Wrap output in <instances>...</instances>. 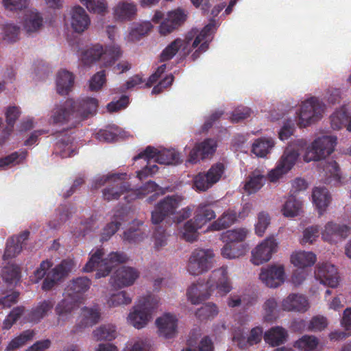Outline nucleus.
<instances>
[{"label": "nucleus", "instance_id": "nucleus-1", "mask_svg": "<svg viewBox=\"0 0 351 351\" xmlns=\"http://www.w3.org/2000/svg\"><path fill=\"white\" fill-rule=\"evenodd\" d=\"M52 265L53 263L50 261H43L34 273L36 282L46 276L42 285V289L44 291L51 290L59 281L65 278L73 268V262L71 260H63L60 264L47 272Z\"/></svg>", "mask_w": 351, "mask_h": 351}, {"label": "nucleus", "instance_id": "nucleus-2", "mask_svg": "<svg viewBox=\"0 0 351 351\" xmlns=\"http://www.w3.org/2000/svg\"><path fill=\"white\" fill-rule=\"evenodd\" d=\"M104 254L102 248L97 249L91 254L83 270L90 272L96 269L95 278H100L108 276L112 269L116 265L128 261V257L123 252H112L105 258H103Z\"/></svg>", "mask_w": 351, "mask_h": 351}, {"label": "nucleus", "instance_id": "nucleus-3", "mask_svg": "<svg viewBox=\"0 0 351 351\" xmlns=\"http://www.w3.org/2000/svg\"><path fill=\"white\" fill-rule=\"evenodd\" d=\"M306 143L303 139H298L289 144L284 151L276 167L268 173V180L271 182H277L283 175L288 173L295 165L300 155V149H303Z\"/></svg>", "mask_w": 351, "mask_h": 351}, {"label": "nucleus", "instance_id": "nucleus-4", "mask_svg": "<svg viewBox=\"0 0 351 351\" xmlns=\"http://www.w3.org/2000/svg\"><path fill=\"white\" fill-rule=\"evenodd\" d=\"M122 55L120 47L111 45L104 50L101 45L97 44L85 50L82 54V61L86 65L99 60L102 58L105 67L112 66Z\"/></svg>", "mask_w": 351, "mask_h": 351}, {"label": "nucleus", "instance_id": "nucleus-5", "mask_svg": "<svg viewBox=\"0 0 351 351\" xmlns=\"http://www.w3.org/2000/svg\"><path fill=\"white\" fill-rule=\"evenodd\" d=\"M157 304V299L152 295L141 298L128 316L130 324L137 329L145 327Z\"/></svg>", "mask_w": 351, "mask_h": 351}, {"label": "nucleus", "instance_id": "nucleus-6", "mask_svg": "<svg viewBox=\"0 0 351 351\" xmlns=\"http://www.w3.org/2000/svg\"><path fill=\"white\" fill-rule=\"evenodd\" d=\"M337 145V138L323 136L316 138L308 148L304 160L306 162L320 160L332 153Z\"/></svg>", "mask_w": 351, "mask_h": 351}, {"label": "nucleus", "instance_id": "nucleus-7", "mask_svg": "<svg viewBox=\"0 0 351 351\" xmlns=\"http://www.w3.org/2000/svg\"><path fill=\"white\" fill-rule=\"evenodd\" d=\"M324 110V105L315 97L304 101L298 113V124L306 127L321 119Z\"/></svg>", "mask_w": 351, "mask_h": 351}, {"label": "nucleus", "instance_id": "nucleus-8", "mask_svg": "<svg viewBox=\"0 0 351 351\" xmlns=\"http://www.w3.org/2000/svg\"><path fill=\"white\" fill-rule=\"evenodd\" d=\"M214 253L210 250L196 249L189 258L187 269L191 275L197 276L213 267Z\"/></svg>", "mask_w": 351, "mask_h": 351}, {"label": "nucleus", "instance_id": "nucleus-9", "mask_svg": "<svg viewBox=\"0 0 351 351\" xmlns=\"http://www.w3.org/2000/svg\"><path fill=\"white\" fill-rule=\"evenodd\" d=\"M195 34V32L190 31L184 39L176 38L169 44L160 54V61L165 62L172 59L179 50H181L184 56L189 55L193 49L191 43Z\"/></svg>", "mask_w": 351, "mask_h": 351}, {"label": "nucleus", "instance_id": "nucleus-10", "mask_svg": "<svg viewBox=\"0 0 351 351\" xmlns=\"http://www.w3.org/2000/svg\"><path fill=\"white\" fill-rule=\"evenodd\" d=\"M179 199L175 195H168L155 206L152 212V221L154 224L160 223L165 218L176 215L179 206Z\"/></svg>", "mask_w": 351, "mask_h": 351}, {"label": "nucleus", "instance_id": "nucleus-11", "mask_svg": "<svg viewBox=\"0 0 351 351\" xmlns=\"http://www.w3.org/2000/svg\"><path fill=\"white\" fill-rule=\"evenodd\" d=\"M278 243L274 236L266 238L252 252V262L259 265L269 261L273 253L276 252Z\"/></svg>", "mask_w": 351, "mask_h": 351}, {"label": "nucleus", "instance_id": "nucleus-12", "mask_svg": "<svg viewBox=\"0 0 351 351\" xmlns=\"http://www.w3.org/2000/svg\"><path fill=\"white\" fill-rule=\"evenodd\" d=\"M207 287L210 291L216 289L223 295L229 293L232 290V286L228 276L227 267H221L215 269L207 282Z\"/></svg>", "mask_w": 351, "mask_h": 351}, {"label": "nucleus", "instance_id": "nucleus-13", "mask_svg": "<svg viewBox=\"0 0 351 351\" xmlns=\"http://www.w3.org/2000/svg\"><path fill=\"white\" fill-rule=\"evenodd\" d=\"M139 272L135 268L122 266L118 268L110 278V283L114 288L132 285L138 278Z\"/></svg>", "mask_w": 351, "mask_h": 351}, {"label": "nucleus", "instance_id": "nucleus-14", "mask_svg": "<svg viewBox=\"0 0 351 351\" xmlns=\"http://www.w3.org/2000/svg\"><path fill=\"white\" fill-rule=\"evenodd\" d=\"M315 276L321 283L332 288L337 287L339 283L340 277L337 269L334 265L328 263L317 265Z\"/></svg>", "mask_w": 351, "mask_h": 351}, {"label": "nucleus", "instance_id": "nucleus-15", "mask_svg": "<svg viewBox=\"0 0 351 351\" xmlns=\"http://www.w3.org/2000/svg\"><path fill=\"white\" fill-rule=\"evenodd\" d=\"M260 280L268 287L276 288L285 281V269L282 265H269L262 268Z\"/></svg>", "mask_w": 351, "mask_h": 351}, {"label": "nucleus", "instance_id": "nucleus-16", "mask_svg": "<svg viewBox=\"0 0 351 351\" xmlns=\"http://www.w3.org/2000/svg\"><path fill=\"white\" fill-rule=\"evenodd\" d=\"M217 147L216 142L210 138L205 139L204 141L197 143L190 152L187 161L192 164H196L200 160L209 158L215 152Z\"/></svg>", "mask_w": 351, "mask_h": 351}, {"label": "nucleus", "instance_id": "nucleus-17", "mask_svg": "<svg viewBox=\"0 0 351 351\" xmlns=\"http://www.w3.org/2000/svg\"><path fill=\"white\" fill-rule=\"evenodd\" d=\"M186 14L180 8L169 12L167 18L160 25V33L162 35H167L172 32L186 21Z\"/></svg>", "mask_w": 351, "mask_h": 351}, {"label": "nucleus", "instance_id": "nucleus-18", "mask_svg": "<svg viewBox=\"0 0 351 351\" xmlns=\"http://www.w3.org/2000/svg\"><path fill=\"white\" fill-rule=\"evenodd\" d=\"M159 334L167 339L173 338L177 333L178 319L169 313H165L156 320Z\"/></svg>", "mask_w": 351, "mask_h": 351}, {"label": "nucleus", "instance_id": "nucleus-19", "mask_svg": "<svg viewBox=\"0 0 351 351\" xmlns=\"http://www.w3.org/2000/svg\"><path fill=\"white\" fill-rule=\"evenodd\" d=\"M98 107V100L93 97H86L75 101L73 107L75 117L86 119L95 114Z\"/></svg>", "mask_w": 351, "mask_h": 351}, {"label": "nucleus", "instance_id": "nucleus-20", "mask_svg": "<svg viewBox=\"0 0 351 351\" xmlns=\"http://www.w3.org/2000/svg\"><path fill=\"white\" fill-rule=\"evenodd\" d=\"M70 14L71 25L75 32L82 33L88 27L90 20L83 8L80 5L73 7Z\"/></svg>", "mask_w": 351, "mask_h": 351}, {"label": "nucleus", "instance_id": "nucleus-21", "mask_svg": "<svg viewBox=\"0 0 351 351\" xmlns=\"http://www.w3.org/2000/svg\"><path fill=\"white\" fill-rule=\"evenodd\" d=\"M350 228L332 221L326 224L322 232V239L328 242H335L337 239H345L348 236Z\"/></svg>", "mask_w": 351, "mask_h": 351}, {"label": "nucleus", "instance_id": "nucleus-22", "mask_svg": "<svg viewBox=\"0 0 351 351\" xmlns=\"http://www.w3.org/2000/svg\"><path fill=\"white\" fill-rule=\"evenodd\" d=\"M53 306V302L51 300H45L40 302L38 305L32 308L23 317V322L25 323H38L43 318H44L49 311Z\"/></svg>", "mask_w": 351, "mask_h": 351}, {"label": "nucleus", "instance_id": "nucleus-23", "mask_svg": "<svg viewBox=\"0 0 351 351\" xmlns=\"http://www.w3.org/2000/svg\"><path fill=\"white\" fill-rule=\"evenodd\" d=\"M75 106V101L71 99L65 101L62 104L56 105L52 111L51 119L54 123H65L71 118L75 116L73 107Z\"/></svg>", "mask_w": 351, "mask_h": 351}, {"label": "nucleus", "instance_id": "nucleus-24", "mask_svg": "<svg viewBox=\"0 0 351 351\" xmlns=\"http://www.w3.org/2000/svg\"><path fill=\"white\" fill-rule=\"evenodd\" d=\"M282 306L285 311L304 313L308 308V302L306 297L292 293L283 300Z\"/></svg>", "mask_w": 351, "mask_h": 351}, {"label": "nucleus", "instance_id": "nucleus-25", "mask_svg": "<svg viewBox=\"0 0 351 351\" xmlns=\"http://www.w3.org/2000/svg\"><path fill=\"white\" fill-rule=\"evenodd\" d=\"M91 282L87 277H78L69 282L65 289V293L70 297L77 296L78 301L82 299V294L90 288Z\"/></svg>", "mask_w": 351, "mask_h": 351}, {"label": "nucleus", "instance_id": "nucleus-26", "mask_svg": "<svg viewBox=\"0 0 351 351\" xmlns=\"http://www.w3.org/2000/svg\"><path fill=\"white\" fill-rule=\"evenodd\" d=\"M75 298L68 296L66 293L64 298L57 304L55 308L56 315L59 319L65 320L69 317L74 309L78 307L77 296Z\"/></svg>", "mask_w": 351, "mask_h": 351}, {"label": "nucleus", "instance_id": "nucleus-27", "mask_svg": "<svg viewBox=\"0 0 351 351\" xmlns=\"http://www.w3.org/2000/svg\"><path fill=\"white\" fill-rule=\"evenodd\" d=\"M265 181V176L262 174L260 170L256 169L247 178L243 190L247 195L254 194L263 186Z\"/></svg>", "mask_w": 351, "mask_h": 351}, {"label": "nucleus", "instance_id": "nucleus-28", "mask_svg": "<svg viewBox=\"0 0 351 351\" xmlns=\"http://www.w3.org/2000/svg\"><path fill=\"white\" fill-rule=\"evenodd\" d=\"M74 75L66 70H61L57 74V93L61 95H67L74 84Z\"/></svg>", "mask_w": 351, "mask_h": 351}, {"label": "nucleus", "instance_id": "nucleus-29", "mask_svg": "<svg viewBox=\"0 0 351 351\" xmlns=\"http://www.w3.org/2000/svg\"><path fill=\"white\" fill-rule=\"evenodd\" d=\"M323 171L325 172V183L334 185L341 183V173L339 165L335 160L325 161L322 165Z\"/></svg>", "mask_w": 351, "mask_h": 351}, {"label": "nucleus", "instance_id": "nucleus-30", "mask_svg": "<svg viewBox=\"0 0 351 351\" xmlns=\"http://www.w3.org/2000/svg\"><path fill=\"white\" fill-rule=\"evenodd\" d=\"M313 202L322 215L330 202L331 197L325 187H315L312 194Z\"/></svg>", "mask_w": 351, "mask_h": 351}, {"label": "nucleus", "instance_id": "nucleus-31", "mask_svg": "<svg viewBox=\"0 0 351 351\" xmlns=\"http://www.w3.org/2000/svg\"><path fill=\"white\" fill-rule=\"evenodd\" d=\"M237 213L233 210H228L208 227V230L219 231L226 229L232 226L237 221Z\"/></svg>", "mask_w": 351, "mask_h": 351}, {"label": "nucleus", "instance_id": "nucleus-32", "mask_svg": "<svg viewBox=\"0 0 351 351\" xmlns=\"http://www.w3.org/2000/svg\"><path fill=\"white\" fill-rule=\"evenodd\" d=\"M158 191H161L162 194L165 193L162 189L155 182L150 180L147 182L145 184H143L141 187L136 191H127L128 195L125 196L124 198L127 199L128 202H130L136 199H141L149 193L156 192Z\"/></svg>", "mask_w": 351, "mask_h": 351}, {"label": "nucleus", "instance_id": "nucleus-33", "mask_svg": "<svg viewBox=\"0 0 351 351\" xmlns=\"http://www.w3.org/2000/svg\"><path fill=\"white\" fill-rule=\"evenodd\" d=\"M121 175L113 180L108 186L103 191V197L104 199L110 201L118 199L121 195L127 191V188L124 183L121 180Z\"/></svg>", "mask_w": 351, "mask_h": 351}, {"label": "nucleus", "instance_id": "nucleus-34", "mask_svg": "<svg viewBox=\"0 0 351 351\" xmlns=\"http://www.w3.org/2000/svg\"><path fill=\"white\" fill-rule=\"evenodd\" d=\"M215 217V212L210 204L206 202L200 203L195 211L194 219L199 226H203Z\"/></svg>", "mask_w": 351, "mask_h": 351}, {"label": "nucleus", "instance_id": "nucleus-35", "mask_svg": "<svg viewBox=\"0 0 351 351\" xmlns=\"http://www.w3.org/2000/svg\"><path fill=\"white\" fill-rule=\"evenodd\" d=\"M82 313L83 318L81 324L76 326L75 331L78 330V328L93 326L97 324L100 319L101 313L97 306L93 308L84 307Z\"/></svg>", "mask_w": 351, "mask_h": 351}, {"label": "nucleus", "instance_id": "nucleus-36", "mask_svg": "<svg viewBox=\"0 0 351 351\" xmlns=\"http://www.w3.org/2000/svg\"><path fill=\"white\" fill-rule=\"evenodd\" d=\"M287 337V331L282 327L276 326L265 333L264 339L266 343L271 346H276L283 343Z\"/></svg>", "mask_w": 351, "mask_h": 351}, {"label": "nucleus", "instance_id": "nucleus-37", "mask_svg": "<svg viewBox=\"0 0 351 351\" xmlns=\"http://www.w3.org/2000/svg\"><path fill=\"white\" fill-rule=\"evenodd\" d=\"M316 259V256L314 253L304 251L295 252L291 257V263L300 268L311 267L315 263Z\"/></svg>", "mask_w": 351, "mask_h": 351}, {"label": "nucleus", "instance_id": "nucleus-38", "mask_svg": "<svg viewBox=\"0 0 351 351\" xmlns=\"http://www.w3.org/2000/svg\"><path fill=\"white\" fill-rule=\"evenodd\" d=\"M136 12V6L133 3L122 1L114 8V16L119 20H131Z\"/></svg>", "mask_w": 351, "mask_h": 351}, {"label": "nucleus", "instance_id": "nucleus-39", "mask_svg": "<svg viewBox=\"0 0 351 351\" xmlns=\"http://www.w3.org/2000/svg\"><path fill=\"white\" fill-rule=\"evenodd\" d=\"M182 159L180 153L174 149H165L159 151V154L156 158V162L167 165H176L182 163Z\"/></svg>", "mask_w": 351, "mask_h": 351}, {"label": "nucleus", "instance_id": "nucleus-40", "mask_svg": "<svg viewBox=\"0 0 351 351\" xmlns=\"http://www.w3.org/2000/svg\"><path fill=\"white\" fill-rule=\"evenodd\" d=\"M1 275L8 286L16 284L21 278L20 267L14 264H8L1 270Z\"/></svg>", "mask_w": 351, "mask_h": 351}, {"label": "nucleus", "instance_id": "nucleus-41", "mask_svg": "<svg viewBox=\"0 0 351 351\" xmlns=\"http://www.w3.org/2000/svg\"><path fill=\"white\" fill-rule=\"evenodd\" d=\"M248 234V230L244 228H234L223 232L221 239L224 243H241L245 241Z\"/></svg>", "mask_w": 351, "mask_h": 351}, {"label": "nucleus", "instance_id": "nucleus-42", "mask_svg": "<svg viewBox=\"0 0 351 351\" xmlns=\"http://www.w3.org/2000/svg\"><path fill=\"white\" fill-rule=\"evenodd\" d=\"M274 146L271 138H258L252 145V152L258 157H265Z\"/></svg>", "mask_w": 351, "mask_h": 351}, {"label": "nucleus", "instance_id": "nucleus-43", "mask_svg": "<svg viewBox=\"0 0 351 351\" xmlns=\"http://www.w3.org/2000/svg\"><path fill=\"white\" fill-rule=\"evenodd\" d=\"M302 204L293 196H290L282 206V214L287 217H293L300 214Z\"/></svg>", "mask_w": 351, "mask_h": 351}, {"label": "nucleus", "instance_id": "nucleus-44", "mask_svg": "<svg viewBox=\"0 0 351 351\" xmlns=\"http://www.w3.org/2000/svg\"><path fill=\"white\" fill-rule=\"evenodd\" d=\"M202 226H199L193 219L188 220L184 226L182 232V238L190 243L196 241L198 237L197 230L202 228Z\"/></svg>", "mask_w": 351, "mask_h": 351}, {"label": "nucleus", "instance_id": "nucleus-45", "mask_svg": "<svg viewBox=\"0 0 351 351\" xmlns=\"http://www.w3.org/2000/svg\"><path fill=\"white\" fill-rule=\"evenodd\" d=\"M35 332L33 330H27L21 332L19 336L12 339L6 348V350H14L24 346L28 341L33 339Z\"/></svg>", "mask_w": 351, "mask_h": 351}, {"label": "nucleus", "instance_id": "nucleus-46", "mask_svg": "<svg viewBox=\"0 0 351 351\" xmlns=\"http://www.w3.org/2000/svg\"><path fill=\"white\" fill-rule=\"evenodd\" d=\"M319 343L318 339L313 335H304L294 343V347L300 351H313Z\"/></svg>", "mask_w": 351, "mask_h": 351}, {"label": "nucleus", "instance_id": "nucleus-47", "mask_svg": "<svg viewBox=\"0 0 351 351\" xmlns=\"http://www.w3.org/2000/svg\"><path fill=\"white\" fill-rule=\"evenodd\" d=\"M121 216L119 214H115L111 222L108 223L103 229L101 235V241L102 242L108 241L117 231L121 225Z\"/></svg>", "mask_w": 351, "mask_h": 351}, {"label": "nucleus", "instance_id": "nucleus-48", "mask_svg": "<svg viewBox=\"0 0 351 351\" xmlns=\"http://www.w3.org/2000/svg\"><path fill=\"white\" fill-rule=\"evenodd\" d=\"M23 248L22 244L19 239L10 237L8 239L6 247L3 256L4 260H8L17 256Z\"/></svg>", "mask_w": 351, "mask_h": 351}, {"label": "nucleus", "instance_id": "nucleus-49", "mask_svg": "<svg viewBox=\"0 0 351 351\" xmlns=\"http://www.w3.org/2000/svg\"><path fill=\"white\" fill-rule=\"evenodd\" d=\"M218 314L217 306L213 303H206L195 312L196 317L200 321L213 319Z\"/></svg>", "mask_w": 351, "mask_h": 351}, {"label": "nucleus", "instance_id": "nucleus-50", "mask_svg": "<svg viewBox=\"0 0 351 351\" xmlns=\"http://www.w3.org/2000/svg\"><path fill=\"white\" fill-rule=\"evenodd\" d=\"M93 335L97 341H112L116 337V329L112 325H104L94 330Z\"/></svg>", "mask_w": 351, "mask_h": 351}, {"label": "nucleus", "instance_id": "nucleus-51", "mask_svg": "<svg viewBox=\"0 0 351 351\" xmlns=\"http://www.w3.org/2000/svg\"><path fill=\"white\" fill-rule=\"evenodd\" d=\"M43 25V18L38 12H31L27 15L24 22V28L27 32H34Z\"/></svg>", "mask_w": 351, "mask_h": 351}, {"label": "nucleus", "instance_id": "nucleus-52", "mask_svg": "<svg viewBox=\"0 0 351 351\" xmlns=\"http://www.w3.org/2000/svg\"><path fill=\"white\" fill-rule=\"evenodd\" d=\"M214 27L215 26L213 24L209 23L206 25L199 33H198L197 29H191V31H194L196 32V34L193 39V41L192 44L191 43L193 48H196L200 43H202L205 41H207V43H208V37L212 34Z\"/></svg>", "mask_w": 351, "mask_h": 351}, {"label": "nucleus", "instance_id": "nucleus-53", "mask_svg": "<svg viewBox=\"0 0 351 351\" xmlns=\"http://www.w3.org/2000/svg\"><path fill=\"white\" fill-rule=\"evenodd\" d=\"M210 182L205 172H200L193 178V189L198 192H205L214 185Z\"/></svg>", "mask_w": 351, "mask_h": 351}, {"label": "nucleus", "instance_id": "nucleus-54", "mask_svg": "<svg viewBox=\"0 0 351 351\" xmlns=\"http://www.w3.org/2000/svg\"><path fill=\"white\" fill-rule=\"evenodd\" d=\"M226 170V166L223 162H217L211 165L210 169L205 172L207 177L215 185L223 177Z\"/></svg>", "mask_w": 351, "mask_h": 351}, {"label": "nucleus", "instance_id": "nucleus-55", "mask_svg": "<svg viewBox=\"0 0 351 351\" xmlns=\"http://www.w3.org/2000/svg\"><path fill=\"white\" fill-rule=\"evenodd\" d=\"M188 300L193 304H199L202 302L207 300L210 295V293H201L199 287L197 285H191L186 292Z\"/></svg>", "mask_w": 351, "mask_h": 351}, {"label": "nucleus", "instance_id": "nucleus-56", "mask_svg": "<svg viewBox=\"0 0 351 351\" xmlns=\"http://www.w3.org/2000/svg\"><path fill=\"white\" fill-rule=\"evenodd\" d=\"M3 38L8 43H15L19 40L20 27L12 23H6L3 27Z\"/></svg>", "mask_w": 351, "mask_h": 351}, {"label": "nucleus", "instance_id": "nucleus-57", "mask_svg": "<svg viewBox=\"0 0 351 351\" xmlns=\"http://www.w3.org/2000/svg\"><path fill=\"white\" fill-rule=\"evenodd\" d=\"M91 12L104 14L107 11L106 0H80Z\"/></svg>", "mask_w": 351, "mask_h": 351}, {"label": "nucleus", "instance_id": "nucleus-58", "mask_svg": "<svg viewBox=\"0 0 351 351\" xmlns=\"http://www.w3.org/2000/svg\"><path fill=\"white\" fill-rule=\"evenodd\" d=\"M265 315L264 319L267 322H272L277 317V302L274 298H269L263 305Z\"/></svg>", "mask_w": 351, "mask_h": 351}, {"label": "nucleus", "instance_id": "nucleus-59", "mask_svg": "<svg viewBox=\"0 0 351 351\" xmlns=\"http://www.w3.org/2000/svg\"><path fill=\"white\" fill-rule=\"evenodd\" d=\"M348 119V115L343 108L336 110L330 116L331 127L333 130H339L346 124Z\"/></svg>", "mask_w": 351, "mask_h": 351}, {"label": "nucleus", "instance_id": "nucleus-60", "mask_svg": "<svg viewBox=\"0 0 351 351\" xmlns=\"http://www.w3.org/2000/svg\"><path fill=\"white\" fill-rule=\"evenodd\" d=\"M25 308L23 306H16L14 308L4 319L3 323V329H10L14 324L22 316L24 313Z\"/></svg>", "mask_w": 351, "mask_h": 351}, {"label": "nucleus", "instance_id": "nucleus-61", "mask_svg": "<svg viewBox=\"0 0 351 351\" xmlns=\"http://www.w3.org/2000/svg\"><path fill=\"white\" fill-rule=\"evenodd\" d=\"M132 302L131 297L125 291H121L112 294L108 300V304L110 307L118 306L122 304H128Z\"/></svg>", "mask_w": 351, "mask_h": 351}, {"label": "nucleus", "instance_id": "nucleus-62", "mask_svg": "<svg viewBox=\"0 0 351 351\" xmlns=\"http://www.w3.org/2000/svg\"><path fill=\"white\" fill-rule=\"evenodd\" d=\"M263 335V329L261 327H255L253 328L250 333L249 337H247V342L245 345H242V341H244V339H240L238 341V346L243 349L246 347L247 345L253 346L259 343L262 339Z\"/></svg>", "mask_w": 351, "mask_h": 351}, {"label": "nucleus", "instance_id": "nucleus-63", "mask_svg": "<svg viewBox=\"0 0 351 351\" xmlns=\"http://www.w3.org/2000/svg\"><path fill=\"white\" fill-rule=\"evenodd\" d=\"M21 114V110L19 107L13 106H9L5 111V119L8 124V134H10L14 128L16 121Z\"/></svg>", "mask_w": 351, "mask_h": 351}, {"label": "nucleus", "instance_id": "nucleus-64", "mask_svg": "<svg viewBox=\"0 0 351 351\" xmlns=\"http://www.w3.org/2000/svg\"><path fill=\"white\" fill-rule=\"evenodd\" d=\"M270 223V217L265 212H261L258 215V221L255 225L256 234L262 237Z\"/></svg>", "mask_w": 351, "mask_h": 351}]
</instances>
